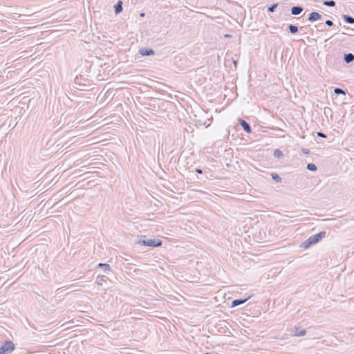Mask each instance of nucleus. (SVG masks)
Segmentation results:
<instances>
[{
  "label": "nucleus",
  "instance_id": "obj_1",
  "mask_svg": "<svg viewBox=\"0 0 354 354\" xmlns=\"http://www.w3.org/2000/svg\"><path fill=\"white\" fill-rule=\"evenodd\" d=\"M326 234V232L325 231H322L316 234L310 236L302 243V245L304 248H307L312 245L316 244L325 237Z\"/></svg>",
  "mask_w": 354,
  "mask_h": 354
},
{
  "label": "nucleus",
  "instance_id": "obj_2",
  "mask_svg": "<svg viewBox=\"0 0 354 354\" xmlns=\"http://www.w3.org/2000/svg\"><path fill=\"white\" fill-rule=\"evenodd\" d=\"M138 243L144 246L157 248L162 245V241L159 239H147L145 236H143L138 241Z\"/></svg>",
  "mask_w": 354,
  "mask_h": 354
},
{
  "label": "nucleus",
  "instance_id": "obj_3",
  "mask_svg": "<svg viewBox=\"0 0 354 354\" xmlns=\"http://www.w3.org/2000/svg\"><path fill=\"white\" fill-rule=\"evenodd\" d=\"M15 348L12 341H5L0 345V354H10Z\"/></svg>",
  "mask_w": 354,
  "mask_h": 354
},
{
  "label": "nucleus",
  "instance_id": "obj_4",
  "mask_svg": "<svg viewBox=\"0 0 354 354\" xmlns=\"http://www.w3.org/2000/svg\"><path fill=\"white\" fill-rule=\"evenodd\" d=\"M251 297V296H248L245 298H243V299H234L232 303H231V306L230 307L231 308H234V307H236L238 306H240L241 304H245L248 299H250Z\"/></svg>",
  "mask_w": 354,
  "mask_h": 354
},
{
  "label": "nucleus",
  "instance_id": "obj_5",
  "mask_svg": "<svg viewBox=\"0 0 354 354\" xmlns=\"http://www.w3.org/2000/svg\"><path fill=\"white\" fill-rule=\"evenodd\" d=\"M292 332L295 336L301 337L306 334V330L301 327L295 326L292 329Z\"/></svg>",
  "mask_w": 354,
  "mask_h": 354
},
{
  "label": "nucleus",
  "instance_id": "obj_6",
  "mask_svg": "<svg viewBox=\"0 0 354 354\" xmlns=\"http://www.w3.org/2000/svg\"><path fill=\"white\" fill-rule=\"evenodd\" d=\"M139 53L142 56H151L155 54V51L152 48H142L139 50Z\"/></svg>",
  "mask_w": 354,
  "mask_h": 354
},
{
  "label": "nucleus",
  "instance_id": "obj_7",
  "mask_svg": "<svg viewBox=\"0 0 354 354\" xmlns=\"http://www.w3.org/2000/svg\"><path fill=\"white\" fill-rule=\"evenodd\" d=\"M322 19V15L317 12H311L308 17V20L310 22H313Z\"/></svg>",
  "mask_w": 354,
  "mask_h": 354
},
{
  "label": "nucleus",
  "instance_id": "obj_8",
  "mask_svg": "<svg viewBox=\"0 0 354 354\" xmlns=\"http://www.w3.org/2000/svg\"><path fill=\"white\" fill-rule=\"evenodd\" d=\"M239 124L243 127V130L250 133L252 132V128L248 122H247L243 119H239Z\"/></svg>",
  "mask_w": 354,
  "mask_h": 354
},
{
  "label": "nucleus",
  "instance_id": "obj_9",
  "mask_svg": "<svg viewBox=\"0 0 354 354\" xmlns=\"http://www.w3.org/2000/svg\"><path fill=\"white\" fill-rule=\"evenodd\" d=\"M304 10V8L301 6H295L291 8V14L292 15H298Z\"/></svg>",
  "mask_w": 354,
  "mask_h": 354
},
{
  "label": "nucleus",
  "instance_id": "obj_10",
  "mask_svg": "<svg viewBox=\"0 0 354 354\" xmlns=\"http://www.w3.org/2000/svg\"><path fill=\"white\" fill-rule=\"evenodd\" d=\"M354 60V55L353 53H345L344 55V61L346 64H350Z\"/></svg>",
  "mask_w": 354,
  "mask_h": 354
},
{
  "label": "nucleus",
  "instance_id": "obj_11",
  "mask_svg": "<svg viewBox=\"0 0 354 354\" xmlns=\"http://www.w3.org/2000/svg\"><path fill=\"white\" fill-rule=\"evenodd\" d=\"M114 11L116 15L120 13L122 11V1H118L114 6Z\"/></svg>",
  "mask_w": 354,
  "mask_h": 354
},
{
  "label": "nucleus",
  "instance_id": "obj_12",
  "mask_svg": "<svg viewBox=\"0 0 354 354\" xmlns=\"http://www.w3.org/2000/svg\"><path fill=\"white\" fill-rule=\"evenodd\" d=\"M108 279V277L105 275H99L96 279V283L98 286H102L103 283L105 282Z\"/></svg>",
  "mask_w": 354,
  "mask_h": 354
},
{
  "label": "nucleus",
  "instance_id": "obj_13",
  "mask_svg": "<svg viewBox=\"0 0 354 354\" xmlns=\"http://www.w3.org/2000/svg\"><path fill=\"white\" fill-rule=\"evenodd\" d=\"M342 18L345 21L346 23L353 24H354V17L348 15H342Z\"/></svg>",
  "mask_w": 354,
  "mask_h": 354
},
{
  "label": "nucleus",
  "instance_id": "obj_14",
  "mask_svg": "<svg viewBox=\"0 0 354 354\" xmlns=\"http://www.w3.org/2000/svg\"><path fill=\"white\" fill-rule=\"evenodd\" d=\"M97 268H102L104 270V271L106 272H108L111 271V268L110 265L108 264V263H100L97 265Z\"/></svg>",
  "mask_w": 354,
  "mask_h": 354
},
{
  "label": "nucleus",
  "instance_id": "obj_15",
  "mask_svg": "<svg viewBox=\"0 0 354 354\" xmlns=\"http://www.w3.org/2000/svg\"><path fill=\"white\" fill-rule=\"evenodd\" d=\"M288 29L289 30L290 32H291L292 34H295L296 32H298V30H299L298 27L293 24L288 25Z\"/></svg>",
  "mask_w": 354,
  "mask_h": 354
},
{
  "label": "nucleus",
  "instance_id": "obj_16",
  "mask_svg": "<svg viewBox=\"0 0 354 354\" xmlns=\"http://www.w3.org/2000/svg\"><path fill=\"white\" fill-rule=\"evenodd\" d=\"M323 4L326 6L333 7L335 6L336 3L333 0H325L323 1Z\"/></svg>",
  "mask_w": 354,
  "mask_h": 354
},
{
  "label": "nucleus",
  "instance_id": "obj_17",
  "mask_svg": "<svg viewBox=\"0 0 354 354\" xmlns=\"http://www.w3.org/2000/svg\"><path fill=\"white\" fill-rule=\"evenodd\" d=\"M306 169L310 171H316L317 167L313 163H308L306 166Z\"/></svg>",
  "mask_w": 354,
  "mask_h": 354
},
{
  "label": "nucleus",
  "instance_id": "obj_18",
  "mask_svg": "<svg viewBox=\"0 0 354 354\" xmlns=\"http://www.w3.org/2000/svg\"><path fill=\"white\" fill-rule=\"evenodd\" d=\"M274 156L277 158H281V157L283 156V152L282 151H281L280 149H277L274 151V153H273Z\"/></svg>",
  "mask_w": 354,
  "mask_h": 354
},
{
  "label": "nucleus",
  "instance_id": "obj_19",
  "mask_svg": "<svg viewBox=\"0 0 354 354\" xmlns=\"http://www.w3.org/2000/svg\"><path fill=\"white\" fill-rule=\"evenodd\" d=\"M271 176L272 180H274L277 183H281L282 180L281 178L276 173H272Z\"/></svg>",
  "mask_w": 354,
  "mask_h": 354
},
{
  "label": "nucleus",
  "instance_id": "obj_20",
  "mask_svg": "<svg viewBox=\"0 0 354 354\" xmlns=\"http://www.w3.org/2000/svg\"><path fill=\"white\" fill-rule=\"evenodd\" d=\"M196 124L195 125L197 127H203V126H207L208 127L209 125V124H208L207 125L206 124V121H203L202 120H196Z\"/></svg>",
  "mask_w": 354,
  "mask_h": 354
},
{
  "label": "nucleus",
  "instance_id": "obj_21",
  "mask_svg": "<svg viewBox=\"0 0 354 354\" xmlns=\"http://www.w3.org/2000/svg\"><path fill=\"white\" fill-rule=\"evenodd\" d=\"M334 93L336 95H340V94L346 95V91L342 89L341 88H337V87L334 88Z\"/></svg>",
  "mask_w": 354,
  "mask_h": 354
},
{
  "label": "nucleus",
  "instance_id": "obj_22",
  "mask_svg": "<svg viewBox=\"0 0 354 354\" xmlns=\"http://www.w3.org/2000/svg\"><path fill=\"white\" fill-rule=\"evenodd\" d=\"M278 6V3H273L272 5H270L268 8V10L270 12H273L275 11L277 7Z\"/></svg>",
  "mask_w": 354,
  "mask_h": 354
},
{
  "label": "nucleus",
  "instance_id": "obj_23",
  "mask_svg": "<svg viewBox=\"0 0 354 354\" xmlns=\"http://www.w3.org/2000/svg\"><path fill=\"white\" fill-rule=\"evenodd\" d=\"M332 109L329 107L324 108V114L326 116H328V115H332Z\"/></svg>",
  "mask_w": 354,
  "mask_h": 354
},
{
  "label": "nucleus",
  "instance_id": "obj_24",
  "mask_svg": "<svg viewBox=\"0 0 354 354\" xmlns=\"http://www.w3.org/2000/svg\"><path fill=\"white\" fill-rule=\"evenodd\" d=\"M325 24L328 26H330V27H331V26H333L334 25L333 22L331 20H330V19H327L325 21Z\"/></svg>",
  "mask_w": 354,
  "mask_h": 354
},
{
  "label": "nucleus",
  "instance_id": "obj_25",
  "mask_svg": "<svg viewBox=\"0 0 354 354\" xmlns=\"http://www.w3.org/2000/svg\"><path fill=\"white\" fill-rule=\"evenodd\" d=\"M317 135L318 137H321V138H325L327 137V136L325 133H322V132H317Z\"/></svg>",
  "mask_w": 354,
  "mask_h": 354
},
{
  "label": "nucleus",
  "instance_id": "obj_26",
  "mask_svg": "<svg viewBox=\"0 0 354 354\" xmlns=\"http://www.w3.org/2000/svg\"><path fill=\"white\" fill-rule=\"evenodd\" d=\"M317 26L320 28L321 31H323L325 30V27L323 24H319V25Z\"/></svg>",
  "mask_w": 354,
  "mask_h": 354
},
{
  "label": "nucleus",
  "instance_id": "obj_27",
  "mask_svg": "<svg viewBox=\"0 0 354 354\" xmlns=\"http://www.w3.org/2000/svg\"><path fill=\"white\" fill-rule=\"evenodd\" d=\"M302 152L305 154H308L309 153V149H306V148H303L302 149Z\"/></svg>",
  "mask_w": 354,
  "mask_h": 354
},
{
  "label": "nucleus",
  "instance_id": "obj_28",
  "mask_svg": "<svg viewBox=\"0 0 354 354\" xmlns=\"http://www.w3.org/2000/svg\"><path fill=\"white\" fill-rule=\"evenodd\" d=\"M195 171H196L197 174H203V170H202L201 169H200V168H196V169H195Z\"/></svg>",
  "mask_w": 354,
  "mask_h": 354
},
{
  "label": "nucleus",
  "instance_id": "obj_29",
  "mask_svg": "<svg viewBox=\"0 0 354 354\" xmlns=\"http://www.w3.org/2000/svg\"><path fill=\"white\" fill-rule=\"evenodd\" d=\"M225 37H231V35H225Z\"/></svg>",
  "mask_w": 354,
  "mask_h": 354
},
{
  "label": "nucleus",
  "instance_id": "obj_30",
  "mask_svg": "<svg viewBox=\"0 0 354 354\" xmlns=\"http://www.w3.org/2000/svg\"><path fill=\"white\" fill-rule=\"evenodd\" d=\"M144 15H145V13H141V14H140V16H141V17H143Z\"/></svg>",
  "mask_w": 354,
  "mask_h": 354
}]
</instances>
